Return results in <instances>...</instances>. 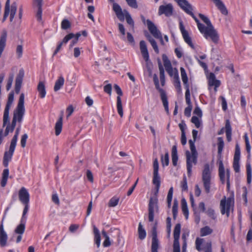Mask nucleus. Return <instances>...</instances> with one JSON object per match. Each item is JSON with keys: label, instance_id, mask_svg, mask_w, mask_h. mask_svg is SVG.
<instances>
[{"label": "nucleus", "instance_id": "obj_6", "mask_svg": "<svg viewBox=\"0 0 252 252\" xmlns=\"http://www.w3.org/2000/svg\"><path fill=\"white\" fill-rule=\"evenodd\" d=\"M234 205V198L228 197L226 199L225 197L222 199L220 202V212L222 215L226 214L228 217L229 215V211Z\"/></svg>", "mask_w": 252, "mask_h": 252}, {"label": "nucleus", "instance_id": "obj_25", "mask_svg": "<svg viewBox=\"0 0 252 252\" xmlns=\"http://www.w3.org/2000/svg\"><path fill=\"white\" fill-rule=\"evenodd\" d=\"M212 0L214 2V3L217 6L218 9L221 11V12L223 14L226 15L227 14V10L221 1H220V0Z\"/></svg>", "mask_w": 252, "mask_h": 252}, {"label": "nucleus", "instance_id": "obj_15", "mask_svg": "<svg viewBox=\"0 0 252 252\" xmlns=\"http://www.w3.org/2000/svg\"><path fill=\"white\" fill-rule=\"evenodd\" d=\"M18 196L20 201L23 204H29L30 201V194L27 189L22 187L19 191Z\"/></svg>", "mask_w": 252, "mask_h": 252}, {"label": "nucleus", "instance_id": "obj_51", "mask_svg": "<svg viewBox=\"0 0 252 252\" xmlns=\"http://www.w3.org/2000/svg\"><path fill=\"white\" fill-rule=\"evenodd\" d=\"M205 213L213 220H215L217 218L214 210L211 208H208Z\"/></svg>", "mask_w": 252, "mask_h": 252}, {"label": "nucleus", "instance_id": "obj_2", "mask_svg": "<svg viewBox=\"0 0 252 252\" xmlns=\"http://www.w3.org/2000/svg\"><path fill=\"white\" fill-rule=\"evenodd\" d=\"M190 149L191 153L189 151L186 152L187 158V168L189 176H190L192 172V167L193 164L195 165L197 163V153L195 150V145L191 140L189 141Z\"/></svg>", "mask_w": 252, "mask_h": 252}, {"label": "nucleus", "instance_id": "obj_56", "mask_svg": "<svg viewBox=\"0 0 252 252\" xmlns=\"http://www.w3.org/2000/svg\"><path fill=\"white\" fill-rule=\"evenodd\" d=\"M240 159H233V168L235 172L238 173L240 172V164H239Z\"/></svg>", "mask_w": 252, "mask_h": 252}, {"label": "nucleus", "instance_id": "obj_12", "mask_svg": "<svg viewBox=\"0 0 252 252\" xmlns=\"http://www.w3.org/2000/svg\"><path fill=\"white\" fill-rule=\"evenodd\" d=\"M114 89L117 93V94L119 95V96L117 97V108L118 110V113L121 116V117H123V110L122 107V100L120 96L123 95V92L121 90L120 87L115 84L114 85Z\"/></svg>", "mask_w": 252, "mask_h": 252}, {"label": "nucleus", "instance_id": "obj_14", "mask_svg": "<svg viewBox=\"0 0 252 252\" xmlns=\"http://www.w3.org/2000/svg\"><path fill=\"white\" fill-rule=\"evenodd\" d=\"M180 29L182 34L185 41L192 49L194 46L192 42L191 38L189 36L188 32L185 30L182 22H180Z\"/></svg>", "mask_w": 252, "mask_h": 252}, {"label": "nucleus", "instance_id": "obj_43", "mask_svg": "<svg viewBox=\"0 0 252 252\" xmlns=\"http://www.w3.org/2000/svg\"><path fill=\"white\" fill-rule=\"evenodd\" d=\"M181 224L180 223L176 224L174 230V239H179L180 231H181Z\"/></svg>", "mask_w": 252, "mask_h": 252}, {"label": "nucleus", "instance_id": "obj_50", "mask_svg": "<svg viewBox=\"0 0 252 252\" xmlns=\"http://www.w3.org/2000/svg\"><path fill=\"white\" fill-rule=\"evenodd\" d=\"M25 225L24 223H21L17 226L15 230V233L22 235L25 231Z\"/></svg>", "mask_w": 252, "mask_h": 252}, {"label": "nucleus", "instance_id": "obj_9", "mask_svg": "<svg viewBox=\"0 0 252 252\" xmlns=\"http://www.w3.org/2000/svg\"><path fill=\"white\" fill-rule=\"evenodd\" d=\"M147 24L148 30L152 35L157 38L160 39L161 44H163V40L160 32L158 30L155 24L150 20H147Z\"/></svg>", "mask_w": 252, "mask_h": 252}, {"label": "nucleus", "instance_id": "obj_23", "mask_svg": "<svg viewBox=\"0 0 252 252\" xmlns=\"http://www.w3.org/2000/svg\"><path fill=\"white\" fill-rule=\"evenodd\" d=\"M64 83V79L62 75L60 76L55 83L54 91L57 92L60 90L63 86Z\"/></svg>", "mask_w": 252, "mask_h": 252}, {"label": "nucleus", "instance_id": "obj_54", "mask_svg": "<svg viewBox=\"0 0 252 252\" xmlns=\"http://www.w3.org/2000/svg\"><path fill=\"white\" fill-rule=\"evenodd\" d=\"M199 17L206 24V27H210L212 24L208 17L202 14H199Z\"/></svg>", "mask_w": 252, "mask_h": 252}, {"label": "nucleus", "instance_id": "obj_11", "mask_svg": "<svg viewBox=\"0 0 252 252\" xmlns=\"http://www.w3.org/2000/svg\"><path fill=\"white\" fill-rule=\"evenodd\" d=\"M16 145L11 143L8 151H5L3 158V164L7 167L9 162L11 160Z\"/></svg>", "mask_w": 252, "mask_h": 252}, {"label": "nucleus", "instance_id": "obj_42", "mask_svg": "<svg viewBox=\"0 0 252 252\" xmlns=\"http://www.w3.org/2000/svg\"><path fill=\"white\" fill-rule=\"evenodd\" d=\"M125 12V16L126 17V19L127 23L132 27V28H134V23L133 19H132L129 13L126 10H124Z\"/></svg>", "mask_w": 252, "mask_h": 252}, {"label": "nucleus", "instance_id": "obj_17", "mask_svg": "<svg viewBox=\"0 0 252 252\" xmlns=\"http://www.w3.org/2000/svg\"><path fill=\"white\" fill-rule=\"evenodd\" d=\"M155 209H158L157 202L156 200L151 198L149 204V220L151 222L153 221L154 218V211Z\"/></svg>", "mask_w": 252, "mask_h": 252}, {"label": "nucleus", "instance_id": "obj_19", "mask_svg": "<svg viewBox=\"0 0 252 252\" xmlns=\"http://www.w3.org/2000/svg\"><path fill=\"white\" fill-rule=\"evenodd\" d=\"M113 10L116 13L118 18L121 21H124L125 19L124 10L123 11L121 6L117 3L113 2Z\"/></svg>", "mask_w": 252, "mask_h": 252}, {"label": "nucleus", "instance_id": "obj_39", "mask_svg": "<svg viewBox=\"0 0 252 252\" xmlns=\"http://www.w3.org/2000/svg\"><path fill=\"white\" fill-rule=\"evenodd\" d=\"M17 11V4L16 3H13L10 8V20L11 22L12 21L14 18Z\"/></svg>", "mask_w": 252, "mask_h": 252}, {"label": "nucleus", "instance_id": "obj_33", "mask_svg": "<svg viewBox=\"0 0 252 252\" xmlns=\"http://www.w3.org/2000/svg\"><path fill=\"white\" fill-rule=\"evenodd\" d=\"M9 175V170L6 168L3 170L2 175V179L1 181V186L4 187L6 184L8 177Z\"/></svg>", "mask_w": 252, "mask_h": 252}, {"label": "nucleus", "instance_id": "obj_27", "mask_svg": "<svg viewBox=\"0 0 252 252\" xmlns=\"http://www.w3.org/2000/svg\"><path fill=\"white\" fill-rule=\"evenodd\" d=\"M180 71L182 80L185 86V89L189 88V84L188 83V78L185 69L183 67H181Z\"/></svg>", "mask_w": 252, "mask_h": 252}, {"label": "nucleus", "instance_id": "obj_55", "mask_svg": "<svg viewBox=\"0 0 252 252\" xmlns=\"http://www.w3.org/2000/svg\"><path fill=\"white\" fill-rule=\"evenodd\" d=\"M14 76V75L13 73H11L9 75L8 79L7 80V83L6 86L7 91H9L12 86Z\"/></svg>", "mask_w": 252, "mask_h": 252}, {"label": "nucleus", "instance_id": "obj_22", "mask_svg": "<svg viewBox=\"0 0 252 252\" xmlns=\"http://www.w3.org/2000/svg\"><path fill=\"white\" fill-rule=\"evenodd\" d=\"M37 89L39 96L42 98H44L46 94L45 83L42 81H40L37 85Z\"/></svg>", "mask_w": 252, "mask_h": 252}, {"label": "nucleus", "instance_id": "obj_57", "mask_svg": "<svg viewBox=\"0 0 252 252\" xmlns=\"http://www.w3.org/2000/svg\"><path fill=\"white\" fill-rule=\"evenodd\" d=\"M20 130V126H19L16 128L15 135H14V136L13 137V138L11 141V142H10L11 143H12V144H14L15 145L17 144V141L18 140V137Z\"/></svg>", "mask_w": 252, "mask_h": 252}, {"label": "nucleus", "instance_id": "obj_36", "mask_svg": "<svg viewBox=\"0 0 252 252\" xmlns=\"http://www.w3.org/2000/svg\"><path fill=\"white\" fill-rule=\"evenodd\" d=\"M158 67L159 70V77L161 84L162 86H164L165 83L164 71L161 63H158Z\"/></svg>", "mask_w": 252, "mask_h": 252}, {"label": "nucleus", "instance_id": "obj_53", "mask_svg": "<svg viewBox=\"0 0 252 252\" xmlns=\"http://www.w3.org/2000/svg\"><path fill=\"white\" fill-rule=\"evenodd\" d=\"M199 17L206 24V27H210L212 24L208 17L202 14H199Z\"/></svg>", "mask_w": 252, "mask_h": 252}, {"label": "nucleus", "instance_id": "obj_32", "mask_svg": "<svg viewBox=\"0 0 252 252\" xmlns=\"http://www.w3.org/2000/svg\"><path fill=\"white\" fill-rule=\"evenodd\" d=\"M153 183L154 185H155L156 187V191L158 192V191L160 185V177L158 175V172H153Z\"/></svg>", "mask_w": 252, "mask_h": 252}, {"label": "nucleus", "instance_id": "obj_30", "mask_svg": "<svg viewBox=\"0 0 252 252\" xmlns=\"http://www.w3.org/2000/svg\"><path fill=\"white\" fill-rule=\"evenodd\" d=\"M158 240L156 233H153L152 243V252H158Z\"/></svg>", "mask_w": 252, "mask_h": 252}, {"label": "nucleus", "instance_id": "obj_45", "mask_svg": "<svg viewBox=\"0 0 252 252\" xmlns=\"http://www.w3.org/2000/svg\"><path fill=\"white\" fill-rule=\"evenodd\" d=\"M178 202L176 199H175L174 200L173 205L172 207L173 217L174 220L176 219L178 214Z\"/></svg>", "mask_w": 252, "mask_h": 252}, {"label": "nucleus", "instance_id": "obj_20", "mask_svg": "<svg viewBox=\"0 0 252 252\" xmlns=\"http://www.w3.org/2000/svg\"><path fill=\"white\" fill-rule=\"evenodd\" d=\"M7 240V235L4 230L2 222L0 225V245L3 247L6 246Z\"/></svg>", "mask_w": 252, "mask_h": 252}, {"label": "nucleus", "instance_id": "obj_28", "mask_svg": "<svg viewBox=\"0 0 252 252\" xmlns=\"http://www.w3.org/2000/svg\"><path fill=\"white\" fill-rule=\"evenodd\" d=\"M219 173L220 181L222 184H224L225 182L224 168L221 160L219 161Z\"/></svg>", "mask_w": 252, "mask_h": 252}, {"label": "nucleus", "instance_id": "obj_26", "mask_svg": "<svg viewBox=\"0 0 252 252\" xmlns=\"http://www.w3.org/2000/svg\"><path fill=\"white\" fill-rule=\"evenodd\" d=\"M63 115H62L55 124V134L56 135H59L62 131L63 126Z\"/></svg>", "mask_w": 252, "mask_h": 252}, {"label": "nucleus", "instance_id": "obj_44", "mask_svg": "<svg viewBox=\"0 0 252 252\" xmlns=\"http://www.w3.org/2000/svg\"><path fill=\"white\" fill-rule=\"evenodd\" d=\"M161 98L163 103V106L165 108V111L167 113H168L169 109H168V101L167 99V97L165 94L163 93L161 94Z\"/></svg>", "mask_w": 252, "mask_h": 252}, {"label": "nucleus", "instance_id": "obj_31", "mask_svg": "<svg viewBox=\"0 0 252 252\" xmlns=\"http://www.w3.org/2000/svg\"><path fill=\"white\" fill-rule=\"evenodd\" d=\"M181 207L182 212L185 215L186 219H188L189 217V210L187 202L184 198H182L181 200Z\"/></svg>", "mask_w": 252, "mask_h": 252}, {"label": "nucleus", "instance_id": "obj_52", "mask_svg": "<svg viewBox=\"0 0 252 252\" xmlns=\"http://www.w3.org/2000/svg\"><path fill=\"white\" fill-rule=\"evenodd\" d=\"M185 98H186V102L187 104L188 105V106H192L191 100H190V92H189V88L186 89Z\"/></svg>", "mask_w": 252, "mask_h": 252}, {"label": "nucleus", "instance_id": "obj_18", "mask_svg": "<svg viewBox=\"0 0 252 252\" xmlns=\"http://www.w3.org/2000/svg\"><path fill=\"white\" fill-rule=\"evenodd\" d=\"M162 59L163 61L164 66L166 71L168 72L170 76H174L175 72H178L177 70H174L170 61L168 59L165 55L162 56Z\"/></svg>", "mask_w": 252, "mask_h": 252}, {"label": "nucleus", "instance_id": "obj_47", "mask_svg": "<svg viewBox=\"0 0 252 252\" xmlns=\"http://www.w3.org/2000/svg\"><path fill=\"white\" fill-rule=\"evenodd\" d=\"M148 40L150 42L155 52L158 54L159 53V50L156 41L150 36L148 37Z\"/></svg>", "mask_w": 252, "mask_h": 252}, {"label": "nucleus", "instance_id": "obj_38", "mask_svg": "<svg viewBox=\"0 0 252 252\" xmlns=\"http://www.w3.org/2000/svg\"><path fill=\"white\" fill-rule=\"evenodd\" d=\"M102 234L103 236L105 238V240L103 243V246L104 247H108L111 245V243L110 240V238L109 236L107 235L106 232L103 230L102 231Z\"/></svg>", "mask_w": 252, "mask_h": 252}, {"label": "nucleus", "instance_id": "obj_8", "mask_svg": "<svg viewBox=\"0 0 252 252\" xmlns=\"http://www.w3.org/2000/svg\"><path fill=\"white\" fill-rule=\"evenodd\" d=\"M14 101V93L11 92L8 95V100L4 109L3 117V126H5L9 121V111Z\"/></svg>", "mask_w": 252, "mask_h": 252}, {"label": "nucleus", "instance_id": "obj_1", "mask_svg": "<svg viewBox=\"0 0 252 252\" xmlns=\"http://www.w3.org/2000/svg\"><path fill=\"white\" fill-rule=\"evenodd\" d=\"M24 99V94L22 93L20 95L17 106L13 112L12 123L11 124H9L6 127L5 136H7L9 132L13 131L17 122L19 123L22 122L25 112Z\"/></svg>", "mask_w": 252, "mask_h": 252}, {"label": "nucleus", "instance_id": "obj_34", "mask_svg": "<svg viewBox=\"0 0 252 252\" xmlns=\"http://www.w3.org/2000/svg\"><path fill=\"white\" fill-rule=\"evenodd\" d=\"M213 232V229L208 226H205L200 229V236H205L211 234Z\"/></svg>", "mask_w": 252, "mask_h": 252}, {"label": "nucleus", "instance_id": "obj_21", "mask_svg": "<svg viewBox=\"0 0 252 252\" xmlns=\"http://www.w3.org/2000/svg\"><path fill=\"white\" fill-rule=\"evenodd\" d=\"M220 82L216 79V76L213 73H210L208 76V85L209 86H215L218 88L220 86Z\"/></svg>", "mask_w": 252, "mask_h": 252}, {"label": "nucleus", "instance_id": "obj_16", "mask_svg": "<svg viewBox=\"0 0 252 252\" xmlns=\"http://www.w3.org/2000/svg\"><path fill=\"white\" fill-rule=\"evenodd\" d=\"M24 76V71L23 69H21L16 76L15 80V91L16 94H19L20 92Z\"/></svg>", "mask_w": 252, "mask_h": 252}, {"label": "nucleus", "instance_id": "obj_5", "mask_svg": "<svg viewBox=\"0 0 252 252\" xmlns=\"http://www.w3.org/2000/svg\"><path fill=\"white\" fill-rule=\"evenodd\" d=\"M199 32L203 34L206 39L210 38L214 43L216 44L218 43L219 35L213 25L210 27L205 26Z\"/></svg>", "mask_w": 252, "mask_h": 252}, {"label": "nucleus", "instance_id": "obj_29", "mask_svg": "<svg viewBox=\"0 0 252 252\" xmlns=\"http://www.w3.org/2000/svg\"><path fill=\"white\" fill-rule=\"evenodd\" d=\"M172 162L174 166H176L178 159L177 155V147L176 145H174L172 148Z\"/></svg>", "mask_w": 252, "mask_h": 252}, {"label": "nucleus", "instance_id": "obj_10", "mask_svg": "<svg viewBox=\"0 0 252 252\" xmlns=\"http://www.w3.org/2000/svg\"><path fill=\"white\" fill-rule=\"evenodd\" d=\"M16 145L11 143L8 151H5L3 158V164L7 167L9 162L11 160Z\"/></svg>", "mask_w": 252, "mask_h": 252}, {"label": "nucleus", "instance_id": "obj_64", "mask_svg": "<svg viewBox=\"0 0 252 252\" xmlns=\"http://www.w3.org/2000/svg\"><path fill=\"white\" fill-rule=\"evenodd\" d=\"M204 252H212V242L211 241L207 242L204 247Z\"/></svg>", "mask_w": 252, "mask_h": 252}, {"label": "nucleus", "instance_id": "obj_60", "mask_svg": "<svg viewBox=\"0 0 252 252\" xmlns=\"http://www.w3.org/2000/svg\"><path fill=\"white\" fill-rule=\"evenodd\" d=\"M61 27L63 30H66L70 27V23L68 20L64 19L62 21Z\"/></svg>", "mask_w": 252, "mask_h": 252}, {"label": "nucleus", "instance_id": "obj_41", "mask_svg": "<svg viewBox=\"0 0 252 252\" xmlns=\"http://www.w3.org/2000/svg\"><path fill=\"white\" fill-rule=\"evenodd\" d=\"M10 11V0H7L4 7V13L3 17V21H4L7 18Z\"/></svg>", "mask_w": 252, "mask_h": 252}, {"label": "nucleus", "instance_id": "obj_48", "mask_svg": "<svg viewBox=\"0 0 252 252\" xmlns=\"http://www.w3.org/2000/svg\"><path fill=\"white\" fill-rule=\"evenodd\" d=\"M244 138L246 143L247 152L249 155V156H251V147L249 142V137L247 133H245L244 135Z\"/></svg>", "mask_w": 252, "mask_h": 252}, {"label": "nucleus", "instance_id": "obj_13", "mask_svg": "<svg viewBox=\"0 0 252 252\" xmlns=\"http://www.w3.org/2000/svg\"><path fill=\"white\" fill-rule=\"evenodd\" d=\"M173 11V7L171 3L161 5L159 7L158 14L159 15L164 14L166 16L169 17L172 15Z\"/></svg>", "mask_w": 252, "mask_h": 252}, {"label": "nucleus", "instance_id": "obj_4", "mask_svg": "<svg viewBox=\"0 0 252 252\" xmlns=\"http://www.w3.org/2000/svg\"><path fill=\"white\" fill-rule=\"evenodd\" d=\"M211 176L210 166L208 163L204 165V169L202 171V180L203 184V187L205 192L208 193L210 191L211 185Z\"/></svg>", "mask_w": 252, "mask_h": 252}, {"label": "nucleus", "instance_id": "obj_35", "mask_svg": "<svg viewBox=\"0 0 252 252\" xmlns=\"http://www.w3.org/2000/svg\"><path fill=\"white\" fill-rule=\"evenodd\" d=\"M174 84L178 91L180 93L181 92V83L178 72H175L174 76Z\"/></svg>", "mask_w": 252, "mask_h": 252}, {"label": "nucleus", "instance_id": "obj_37", "mask_svg": "<svg viewBox=\"0 0 252 252\" xmlns=\"http://www.w3.org/2000/svg\"><path fill=\"white\" fill-rule=\"evenodd\" d=\"M138 232L140 239L143 240L145 238L146 233L141 222H139L138 225Z\"/></svg>", "mask_w": 252, "mask_h": 252}, {"label": "nucleus", "instance_id": "obj_7", "mask_svg": "<svg viewBox=\"0 0 252 252\" xmlns=\"http://www.w3.org/2000/svg\"><path fill=\"white\" fill-rule=\"evenodd\" d=\"M140 49L142 56L146 62V67L148 71L151 72L152 63L149 59V55L147 45L145 42L143 40H141L140 42Z\"/></svg>", "mask_w": 252, "mask_h": 252}, {"label": "nucleus", "instance_id": "obj_63", "mask_svg": "<svg viewBox=\"0 0 252 252\" xmlns=\"http://www.w3.org/2000/svg\"><path fill=\"white\" fill-rule=\"evenodd\" d=\"M74 34L72 33H70L66 35L63 39V41L61 42L62 44H66L70 39L74 38Z\"/></svg>", "mask_w": 252, "mask_h": 252}, {"label": "nucleus", "instance_id": "obj_62", "mask_svg": "<svg viewBox=\"0 0 252 252\" xmlns=\"http://www.w3.org/2000/svg\"><path fill=\"white\" fill-rule=\"evenodd\" d=\"M234 159H240V149L238 144H237L236 145Z\"/></svg>", "mask_w": 252, "mask_h": 252}, {"label": "nucleus", "instance_id": "obj_3", "mask_svg": "<svg viewBox=\"0 0 252 252\" xmlns=\"http://www.w3.org/2000/svg\"><path fill=\"white\" fill-rule=\"evenodd\" d=\"M178 3L180 7L184 10L187 13L190 15L195 20L197 23V27L199 31H201L204 27L205 25L200 23L198 19L192 13V8L191 5L187 0H174Z\"/></svg>", "mask_w": 252, "mask_h": 252}, {"label": "nucleus", "instance_id": "obj_61", "mask_svg": "<svg viewBox=\"0 0 252 252\" xmlns=\"http://www.w3.org/2000/svg\"><path fill=\"white\" fill-rule=\"evenodd\" d=\"M174 252H180L179 239H174L173 243Z\"/></svg>", "mask_w": 252, "mask_h": 252}, {"label": "nucleus", "instance_id": "obj_49", "mask_svg": "<svg viewBox=\"0 0 252 252\" xmlns=\"http://www.w3.org/2000/svg\"><path fill=\"white\" fill-rule=\"evenodd\" d=\"M161 161L163 166H167L169 164V154L167 152H166L165 155L161 157Z\"/></svg>", "mask_w": 252, "mask_h": 252}, {"label": "nucleus", "instance_id": "obj_46", "mask_svg": "<svg viewBox=\"0 0 252 252\" xmlns=\"http://www.w3.org/2000/svg\"><path fill=\"white\" fill-rule=\"evenodd\" d=\"M120 198L117 196H114L109 200L108 202V206L110 207H114L117 206L119 203Z\"/></svg>", "mask_w": 252, "mask_h": 252}, {"label": "nucleus", "instance_id": "obj_58", "mask_svg": "<svg viewBox=\"0 0 252 252\" xmlns=\"http://www.w3.org/2000/svg\"><path fill=\"white\" fill-rule=\"evenodd\" d=\"M203 242V239L200 238H197L195 240V247L197 251H200L202 250V248H201V246L202 245V243Z\"/></svg>", "mask_w": 252, "mask_h": 252}, {"label": "nucleus", "instance_id": "obj_59", "mask_svg": "<svg viewBox=\"0 0 252 252\" xmlns=\"http://www.w3.org/2000/svg\"><path fill=\"white\" fill-rule=\"evenodd\" d=\"M191 122L194 124L197 128H199L201 125L200 120L196 116H193L191 118Z\"/></svg>", "mask_w": 252, "mask_h": 252}, {"label": "nucleus", "instance_id": "obj_24", "mask_svg": "<svg viewBox=\"0 0 252 252\" xmlns=\"http://www.w3.org/2000/svg\"><path fill=\"white\" fill-rule=\"evenodd\" d=\"M93 232L94 234V240L97 247L99 248L100 245L101 237L98 228L95 226H93Z\"/></svg>", "mask_w": 252, "mask_h": 252}, {"label": "nucleus", "instance_id": "obj_40", "mask_svg": "<svg viewBox=\"0 0 252 252\" xmlns=\"http://www.w3.org/2000/svg\"><path fill=\"white\" fill-rule=\"evenodd\" d=\"M218 154L220 157H221V154L224 147V141L222 137L218 138Z\"/></svg>", "mask_w": 252, "mask_h": 252}]
</instances>
